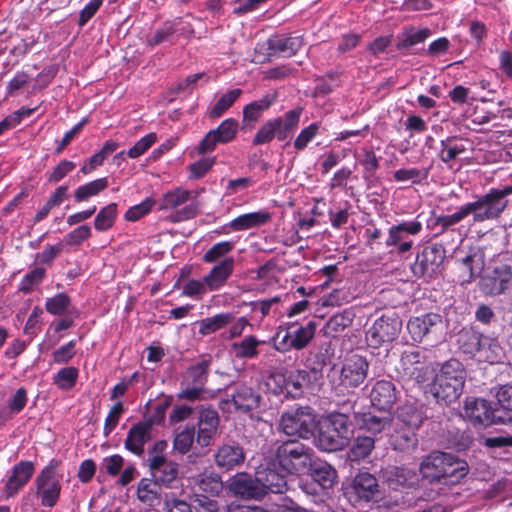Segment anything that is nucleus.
<instances>
[{
	"instance_id": "obj_24",
	"label": "nucleus",
	"mask_w": 512,
	"mask_h": 512,
	"mask_svg": "<svg viewBox=\"0 0 512 512\" xmlns=\"http://www.w3.org/2000/svg\"><path fill=\"white\" fill-rule=\"evenodd\" d=\"M300 36L274 35L267 40L268 56L291 57L302 47Z\"/></svg>"
},
{
	"instance_id": "obj_20",
	"label": "nucleus",
	"mask_w": 512,
	"mask_h": 512,
	"mask_svg": "<svg viewBox=\"0 0 512 512\" xmlns=\"http://www.w3.org/2000/svg\"><path fill=\"white\" fill-rule=\"evenodd\" d=\"M277 465L272 462L270 465H260L256 469V475H258L259 483L264 490V497L269 493H283L287 489V475L280 468L276 469Z\"/></svg>"
},
{
	"instance_id": "obj_57",
	"label": "nucleus",
	"mask_w": 512,
	"mask_h": 512,
	"mask_svg": "<svg viewBox=\"0 0 512 512\" xmlns=\"http://www.w3.org/2000/svg\"><path fill=\"white\" fill-rule=\"evenodd\" d=\"M190 196V192L188 190H184L181 188L175 189L174 191L167 192L162 199L161 208L163 209H173L182 204H184Z\"/></svg>"
},
{
	"instance_id": "obj_6",
	"label": "nucleus",
	"mask_w": 512,
	"mask_h": 512,
	"mask_svg": "<svg viewBox=\"0 0 512 512\" xmlns=\"http://www.w3.org/2000/svg\"><path fill=\"white\" fill-rule=\"evenodd\" d=\"M512 194V185L492 188L473 202L465 203L468 215L475 223L498 219L508 207L507 197Z\"/></svg>"
},
{
	"instance_id": "obj_33",
	"label": "nucleus",
	"mask_w": 512,
	"mask_h": 512,
	"mask_svg": "<svg viewBox=\"0 0 512 512\" xmlns=\"http://www.w3.org/2000/svg\"><path fill=\"white\" fill-rule=\"evenodd\" d=\"M223 512H314L301 507L291 499L285 500L282 504H277L266 510L260 506H243L238 504H228L223 506Z\"/></svg>"
},
{
	"instance_id": "obj_34",
	"label": "nucleus",
	"mask_w": 512,
	"mask_h": 512,
	"mask_svg": "<svg viewBox=\"0 0 512 512\" xmlns=\"http://www.w3.org/2000/svg\"><path fill=\"white\" fill-rule=\"evenodd\" d=\"M423 419L424 416L422 410L415 404L405 403L397 408V426L418 430Z\"/></svg>"
},
{
	"instance_id": "obj_59",
	"label": "nucleus",
	"mask_w": 512,
	"mask_h": 512,
	"mask_svg": "<svg viewBox=\"0 0 512 512\" xmlns=\"http://www.w3.org/2000/svg\"><path fill=\"white\" fill-rule=\"evenodd\" d=\"M45 269L36 267L28 272L20 282L19 291L27 294L30 293L35 285H38L45 277Z\"/></svg>"
},
{
	"instance_id": "obj_25",
	"label": "nucleus",
	"mask_w": 512,
	"mask_h": 512,
	"mask_svg": "<svg viewBox=\"0 0 512 512\" xmlns=\"http://www.w3.org/2000/svg\"><path fill=\"white\" fill-rule=\"evenodd\" d=\"M152 438V426L146 421L138 422L128 431L125 448L137 456L144 452V445Z\"/></svg>"
},
{
	"instance_id": "obj_7",
	"label": "nucleus",
	"mask_w": 512,
	"mask_h": 512,
	"mask_svg": "<svg viewBox=\"0 0 512 512\" xmlns=\"http://www.w3.org/2000/svg\"><path fill=\"white\" fill-rule=\"evenodd\" d=\"M60 466V460L51 459L35 478L36 495L43 507H54L60 498L63 477L59 473Z\"/></svg>"
},
{
	"instance_id": "obj_30",
	"label": "nucleus",
	"mask_w": 512,
	"mask_h": 512,
	"mask_svg": "<svg viewBox=\"0 0 512 512\" xmlns=\"http://www.w3.org/2000/svg\"><path fill=\"white\" fill-rule=\"evenodd\" d=\"M235 266L233 257H226L216 264L210 272L204 276L205 284L209 291H215L225 285L232 275Z\"/></svg>"
},
{
	"instance_id": "obj_8",
	"label": "nucleus",
	"mask_w": 512,
	"mask_h": 512,
	"mask_svg": "<svg viewBox=\"0 0 512 512\" xmlns=\"http://www.w3.org/2000/svg\"><path fill=\"white\" fill-rule=\"evenodd\" d=\"M446 249L442 244L425 246L417 255L411 266L413 275L418 278L434 279L441 274Z\"/></svg>"
},
{
	"instance_id": "obj_64",
	"label": "nucleus",
	"mask_w": 512,
	"mask_h": 512,
	"mask_svg": "<svg viewBox=\"0 0 512 512\" xmlns=\"http://www.w3.org/2000/svg\"><path fill=\"white\" fill-rule=\"evenodd\" d=\"M194 502L201 512H223V506L218 500L205 494H195Z\"/></svg>"
},
{
	"instance_id": "obj_44",
	"label": "nucleus",
	"mask_w": 512,
	"mask_h": 512,
	"mask_svg": "<svg viewBox=\"0 0 512 512\" xmlns=\"http://www.w3.org/2000/svg\"><path fill=\"white\" fill-rule=\"evenodd\" d=\"M375 442V437L361 434L357 435L349 449V458L353 461L367 458L373 451Z\"/></svg>"
},
{
	"instance_id": "obj_55",
	"label": "nucleus",
	"mask_w": 512,
	"mask_h": 512,
	"mask_svg": "<svg viewBox=\"0 0 512 512\" xmlns=\"http://www.w3.org/2000/svg\"><path fill=\"white\" fill-rule=\"evenodd\" d=\"M212 131L217 136L220 144H226L235 138L238 131V122L233 118H227L216 129H212Z\"/></svg>"
},
{
	"instance_id": "obj_48",
	"label": "nucleus",
	"mask_w": 512,
	"mask_h": 512,
	"mask_svg": "<svg viewBox=\"0 0 512 512\" xmlns=\"http://www.w3.org/2000/svg\"><path fill=\"white\" fill-rule=\"evenodd\" d=\"M242 90L235 88L222 95L209 112L210 118H218L223 115L241 96Z\"/></svg>"
},
{
	"instance_id": "obj_43",
	"label": "nucleus",
	"mask_w": 512,
	"mask_h": 512,
	"mask_svg": "<svg viewBox=\"0 0 512 512\" xmlns=\"http://www.w3.org/2000/svg\"><path fill=\"white\" fill-rule=\"evenodd\" d=\"M464 143L455 136H450L440 141L439 158L445 164L455 160L466 151Z\"/></svg>"
},
{
	"instance_id": "obj_13",
	"label": "nucleus",
	"mask_w": 512,
	"mask_h": 512,
	"mask_svg": "<svg viewBox=\"0 0 512 512\" xmlns=\"http://www.w3.org/2000/svg\"><path fill=\"white\" fill-rule=\"evenodd\" d=\"M464 412L465 416L474 425L487 427L498 422H506V419L499 414L500 411L494 409L491 403L483 398H466Z\"/></svg>"
},
{
	"instance_id": "obj_26",
	"label": "nucleus",
	"mask_w": 512,
	"mask_h": 512,
	"mask_svg": "<svg viewBox=\"0 0 512 512\" xmlns=\"http://www.w3.org/2000/svg\"><path fill=\"white\" fill-rule=\"evenodd\" d=\"M35 467L31 461H20L17 463L5 485L7 497L15 496L18 491L31 479Z\"/></svg>"
},
{
	"instance_id": "obj_21",
	"label": "nucleus",
	"mask_w": 512,
	"mask_h": 512,
	"mask_svg": "<svg viewBox=\"0 0 512 512\" xmlns=\"http://www.w3.org/2000/svg\"><path fill=\"white\" fill-rule=\"evenodd\" d=\"M442 326V317L437 313H426L412 317L407 323V330L411 338L420 342L429 333L435 332Z\"/></svg>"
},
{
	"instance_id": "obj_36",
	"label": "nucleus",
	"mask_w": 512,
	"mask_h": 512,
	"mask_svg": "<svg viewBox=\"0 0 512 512\" xmlns=\"http://www.w3.org/2000/svg\"><path fill=\"white\" fill-rule=\"evenodd\" d=\"M430 35L431 30L429 28L416 29L413 26H407L398 34L396 48L400 51H407L423 43Z\"/></svg>"
},
{
	"instance_id": "obj_31",
	"label": "nucleus",
	"mask_w": 512,
	"mask_h": 512,
	"mask_svg": "<svg viewBox=\"0 0 512 512\" xmlns=\"http://www.w3.org/2000/svg\"><path fill=\"white\" fill-rule=\"evenodd\" d=\"M278 98L277 91L266 93L261 99L250 102L243 108V124L251 127L260 119L264 111L268 110Z\"/></svg>"
},
{
	"instance_id": "obj_42",
	"label": "nucleus",
	"mask_w": 512,
	"mask_h": 512,
	"mask_svg": "<svg viewBox=\"0 0 512 512\" xmlns=\"http://www.w3.org/2000/svg\"><path fill=\"white\" fill-rule=\"evenodd\" d=\"M235 319L234 313L225 312L207 317L199 322V334L206 336L212 334L227 325L231 324Z\"/></svg>"
},
{
	"instance_id": "obj_18",
	"label": "nucleus",
	"mask_w": 512,
	"mask_h": 512,
	"mask_svg": "<svg viewBox=\"0 0 512 512\" xmlns=\"http://www.w3.org/2000/svg\"><path fill=\"white\" fill-rule=\"evenodd\" d=\"M148 466L153 480L158 485L172 487V483L178 478L179 465L168 460L164 455L150 456L148 458Z\"/></svg>"
},
{
	"instance_id": "obj_23",
	"label": "nucleus",
	"mask_w": 512,
	"mask_h": 512,
	"mask_svg": "<svg viewBox=\"0 0 512 512\" xmlns=\"http://www.w3.org/2000/svg\"><path fill=\"white\" fill-rule=\"evenodd\" d=\"M360 429L369 432L377 440L383 434H388L391 430L393 417L390 412L376 414L372 412L363 413L358 419Z\"/></svg>"
},
{
	"instance_id": "obj_61",
	"label": "nucleus",
	"mask_w": 512,
	"mask_h": 512,
	"mask_svg": "<svg viewBox=\"0 0 512 512\" xmlns=\"http://www.w3.org/2000/svg\"><path fill=\"white\" fill-rule=\"evenodd\" d=\"M475 255L465 256L457 265L459 271L458 281L461 284L470 283L476 276L474 269Z\"/></svg>"
},
{
	"instance_id": "obj_28",
	"label": "nucleus",
	"mask_w": 512,
	"mask_h": 512,
	"mask_svg": "<svg viewBox=\"0 0 512 512\" xmlns=\"http://www.w3.org/2000/svg\"><path fill=\"white\" fill-rule=\"evenodd\" d=\"M307 471L312 480L322 489H331L337 483V471L326 461L313 458Z\"/></svg>"
},
{
	"instance_id": "obj_4",
	"label": "nucleus",
	"mask_w": 512,
	"mask_h": 512,
	"mask_svg": "<svg viewBox=\"0 0 512 512\" xmlns=\"http://www.w3.org/2000/svg\"><path fill=\"white\" fill-rule=\"evenodd\" d=\"M423 478L444 483L459 482L468 473V464L451 453L432 452L420 464Z\"/></svg>"
},
{
	"instance_id": "obj_63",
	"label": "nucleus",
	"mask_w": 512,
	"mask_h": 512,
	"mask_svg": "<svg viewBox=\"0 0 512 512\" xmlns=\"http://www.w3.org/2000/svg\"><path fill=\"white\" fill-rule=\"evenodd\" d=\"M208 362L202 361L187 371V379L192 385L203 387L207 380Z\"/></svg>"
},
{
	"instance_id": "obj_56",
	"label": "nucleus",
	"mask_w": 512,
	"mask_h": 512,
	"mask_svg": "<svg viewBox=\"0 0 512 512\" xmlns=\"http://www.w3.org/2000/svg\"><path fill=\"white\" fill-rule=\"evenodd\" d=\"M430 168L417 169H399L394 172V178L396 181L404 182V181H412V183L417 184L421 183L423 180H426L429 175Z\"/></svg>"
},
{
	"instance_id": "obj_15",
	"label": "nucleus",
	"mask_w": 512,
	"mask_h": 512,
	"mask_svg": "<svg viewBox=\"0 0 512 512\" xmlns=\"http://www.w3.org/2000/svg\"><path fill=\"white\" fill-rule=\"evenodd\" d=\"M277 382L283 383L284 387L280 386V393H285L288 398L296 399L303 394L304 388L316 385L321 380L317 375V370L299 369L291 372L287 378L283 375L273 376Z\"/></svg>"
},
{
	"instance_id": "obj_12",
	"label": "nucleus",
	"mask_w": 512,
	"mask_h": 512,
	"mask_svg": "<svg viewBox=\"0 0 512 512\" xmlns=\"http://www.w3.org/2000/svg\"><path fill=\"white\" fill-rule=\"evenodd\" d=\"M345 494L354 505L378 501L381 498L378 481L368 472L358 473L346 488Z\"/></svg>"
},
{
	"instance_id": "obj_29",
	"label": "nucleus",
	"mask_w": 512,
	"mask_h": 512,
	"mask_svg": "<svg viewBox=\"0 0 512 512\" xmlns=\"http://www.w3.org/2000/svg\"><path fill=\"white\" fill-rule=\"evenodd\" d=\"M231 399L236 410L247 413L259 408L262 396L250 386L239 384L233 390Z\"/></svg>"
},
{
	"instance_id": "obj_53",
	"label": "nucleus",
	"mask_w": 512,
	"mask_h": 512,
	"mask_svg": "<svg viewBox=\"0 0 512 512\" xmlns=\"http://www.w3.org/2000/svg\"><path fill=\"white\" fill-rule=\"evenodd\" d=\"M311 355L313 358L308 359L311 362L308 368L310 370H317V375L322 378V370L332 355L330 344L325 343L321 345L316 352H311Z\"/></svg>"
},
{
	"instance_id": "obj_35",
	"label": "nucleus",
	"mask_w": 512,
	"mask_h": 512,
	"mask_svg": "<svg viewBox=\"0 0 512 512\" xmlns=\"http://www.w3.org/2000/svg\"><path fill=\"white\" fill-rule=\"evenodd\" d=\"M196 486L200 491L199 494L211 497H219L225 488L222 477L215 471H205L198 475Z\"/></svg>"
},
{
	"instance_id": "obj_50",
	"label": "nucleus",
	"mask_w": 512,
	"mask_h": 512,
	"mask_svg": "<svg viewBox=\"0 0 512 512\" xmlns=\"http://www.w3.org/2000/svg\"><path fill=\"white\" fill-rule=\"evenodd\" d=\"M175 32V24L171 21H166L161 27L147 36L146 43L148 46H156L165 42H172Z\"/></svg>"
},
{
	"instance_id": "obj_39",
	"label": "nucleus",
	"mask_w": 512,
	"mask_h": 512,
	"mask_svg": "<svg viewBox=\"0 0 512 512\" xmlns=\"http://www.w3.org/2000/svg\"><path fill=\"white\" fill-rule=\"evenodd\" d=\"M417 429L397 426L392 435V445L395 450L402 452L414 450L418 445Z\"/></svg>"
},
{
	"instance_id": "obj_62",
	"label": "nucleus",
	"mask_w": 512,
	"mask_h": 512,
	"mask_svg": "<svg viewBox=\"0 0 512 512\" xmlns=\"http://www.w3.org/2000/svg\"><path fill=\"white\" fill-rule=\"evenodd\" d=\"M69 305L70 297L65 293H59L52 298H47L45 308L52 315H61Z\"/></svg>"
},
{
	"instance_id": "obj_3",
	"label": "nucleus",
	"mask_w": 512,
	"mask_h": 512,
	"mask_svg": "<svg viewBox=\"0 0 512 512\" xmlns=\"http://www.w3.org/2000/svg\"><path fill=\"white\" fill-rule=\"evenodd\" d=\"M274 465L290 475L307 472L315 458L314 450L298 439L277 440L271 448Z\"/></svg>"
},
{
	"instance_id": "obj_14",
	"label": "nucleus",
	"mask_w": 512,
	"mask_h": 512,
	"mask_svg": "<svg viewBox=\"0 0 512 512\" xmlns=\"http://www.w3.org/2000/svg\"><path fill=\"white\" fill-rule=\"evenodd\" d=\"M369 364L365 357L353 354L347 357L339 373L340 392L354 389L361 385L367 377Z\"/></svg>"
},
{
	"instance_id": "obj_9",
	"label": "nucleus",
	"mask_w": 512,
	"mask_h": 512,
	"mask_svg": "<svg viewBox=\"0 0 512 512\" xmlns=\"http://www.w3.org/2000/svg\"><path fill=\"white\" fill-rule=\"evenodd\" d=\"M425 356L419 350L404 351L399 359V365L394 371L387 370L388 375L399 380H415L417 383L426 381L424 372Z\"/></svg>"
},
{
	"instance_id": "obj_17",
	"label": "nucleus",
	"mask_w": 512,
	"mask_h": 512,
	"mask_svg": "<svg viewBox=\"0 0 512 512\" xmlns=\"http://www.w3.org/2000/svg\"><path fill=\"white\" fill-rule=\"evenodd\" d=\"M215 465L224 472H229L241 467L246 459L242 445L236 441H228L221 444L214 455Z\"/></svg>"
},
{
	"instance_id": "obj_22",
	"label": "nucleus",
	"mask_w": 512,
	"mask_h": 512,
	"mask_svg": "<svg viewBox=\"0 0 512 512\" xmlns=\"http://www.w3.org/2000/svg\"><path fill=\"white\" fill-rule=\"evenodd\" d=\"M397 395V389L391 381L379 380L370 391L371 404L380 412H389L397 400Z\"/></svg>"
},
{
	"instance_id": "obj_60",
	"label": "nucleus",
	"mask_w": 512,
	"mask_h": 512,
	"mask_svg": "<svg viewBox=\"0 0 512 512\" xmlns=\"http://www.w3.org/2000/svg\"><path fill=\"white\" fill-rule=\"evenodd\" d=\"M279 121L275 118L268 120L256 133L253 138L254 145H262L271 142L275 137V130Z\"/></svg>"
},
{
	"instance_id": "obj_52",
	"label": "nucleus",
	"mask_w": 512,
	"mask_h": 512,
	"mask_svg": "<svg viewBox=\"0 0 512 512\" xmlns=\"http://www.w3.org/2000/svg\"><path fill=\"white\" fill-rule=\"evenodd\" d=\"M54 384L61 390L68 391L72 389L78 379V369L76 367H64L54 376Z\"/></svg>"
},
{
	"instance_id": "obj_11",
	"label": "nucleus",
	"mask_w": 512,
	"mask_h": 512,
	"mask_svg": "<svg viewBox=\"0 0 512 512\" xmlns=\"http://www.w3.org/2000/svg\"><path fill=\"white\" fill-rule=\"evenodd\" d=\"M421 231L422 223L417 218L410 221H401L388 229L385 245L392 247V251L398 254H404L410 251L414 244L411 237L418 235Z\"/></svg>"
},
{
	"instance_id": "obj_47",
	"label": "nucleus",
	"mask_w": 512,
	"mask_h": 512,
	"mask_svg": "<svg viewBox=\"0 0 512 512\" xmlns=\"http://www.w3.org/2000/svg\"><path fill=\"white\" fill-rule=\"evenodd\" d=\"M195 434L194 425H186L183 430L175 434L173 449L180 454L189 452L194 441H196Z\"/></svg>"
},
{
	"instance_id": "obj_1",
	"label": "nucleus",
	"mask_w": 512,
	"mask_h": 512,
	"mask_svg": "<svg viewBox=\"0 0 512 512\" xmlns=\"http://www.w3.org/2000/svg\"><path fill=\"white\" fill-rule=\"evenodd\" d=\"M439 366L440 368L429 384V392L437 403L448 405L455 402L462 395L466 371L463 364L454 358Z\"/></svg>"
},
{
	"instance_id": "obj_32",
	"label": "nucleus",
	"mask_w": 512,
	"mask_h": 512,
	"mask_svg": "<svg viewBox=\"0 0 512 512\" xmlns=\"http://www.w3.org/2000/svg\"><path fill=\"white\" fill-rule=\"evenodd\" d=\"M316 324L313 321H309L305 326H301L294 331L293 335L286 334L284 339L275 344V349L278 351H283L287 348V338L291 337L289 347H292L296 350H301L305 348L311 339L315 335Z\"/></svg>"
},
{
	"instance_id": "obj_5",
	"label": "nucleus",
	"mask_w": 512,
	"mask_h": 512,
	"mask_svg": "<svg viewBox=\"0 0 512 512\" xmlns=\"http://www.w3.org/2000/svg\"><path fill=\"white\" fill-rule=\"evenodd\" d=\"M317 418L318 415L311 406L297 405L281 414L277 428L292 439L310 440L317 429Z\"/></svg>"
},
{
	"instance_id": "obj_37",
	"label": "nucleus",
	"mask_w": 512,
	"mask_h": 512,
	"mask_svg": "<svg viewBox=\"0 0 512 512\" xmlns=\"http://www.w3.org/2000/svg\"><path fill=\"white\" fill-rule=\"evenodd\" d=\"M271 219V214L266 210L242 214L233 219L228 226L233 231H243L264 225Z\"/></svg>"
},
{
	"instance_id": "obj_38",
	"label": "nucleus",
	"mask_w": 512,
	"mask_h": 512,
	"mask_svg": "<svg viewBox=\"0 0 512 512\" xmlns=\"http://www.w3.org/2000/svg\"><path fill=\"white\" fill-rule=\"evenodd\" d=\"M483 334L474 329H463L457 337L458 348L465 354L476 357L479 352Z\"/></svg>"
},
{
	"instance_id": "obj_2",
	"label": "nucleus",
	"mask_w": 512,
	"mask_h": 512,
	"mask_svg": "<svg viewBox=\"0 0 512 512\" xmlns=\"http://www.w3.org/2000/svg\"><path fill=\"white\" fill-rule=\"evenodd\" d=\"M353 437L349 416L344 413H332L322 422L318 421L313 443L323 452H336L346 448Z\"/></svg>"
},
{
	"instance_id": "obj_40",
	"label": "nucleus",
	"mask_w": 512,
	"mask_h": 512,
	"mask_svg": "<svg viewBox=\"0 0 512 512\" xmlns=\"http://www.w3.org/2000/svg\"><path fill=\"white\" fill-rule=\"evenodd\" d=\"M502 357L503 349L499 342L489 336H483L477 360L494 364L500 362Z\"/></svg>"
},
{
	"instance_id": "obj_10",
	"label": "nucleus",
	"mask_w": 512,
	"mask_h": 512,
	"mask_svg": "<svg viewBox=\"0 0 512 512\" xmlns=\"http://www.w3.org/2000/svg\"><path fill=\"white\" fill-rule=\"evenodd\" d=\"M401 328L402 321L398 316L383 315L367 330L366 341L373 348L390 344L398 337Z\"/></svg>"
},
{
	"instance_id": "obj_58",
	"label": "nucleus",
	"mask_w": 512,
	"mask_h": 512,
	"mask_svg": "<svg viewBox=\"0 0 512 512\" xmlns=\"http://www.w3.org/2000/svg\"><path fill=\"white\" fill-rule=\"evenodd\" d=\"M157 486L158 484L154 480L151 481L146 478L140 480L137 488V496L139 500L144 503L152 504L153 501L157 499Z\"/></svg>"
},
{
	"instance_id": "obj_41",
	"label": "nucleus",
	"mask_w": 512,
	"mask_h": 512,
	"mask_svg": "<svg viewBox=\"0 0 512 512\" xmlns=\"http://www.w3.org/2000/svg\"><path fill=\"white\" fill-rule=\"evenodd\" d=\"M264 343L254 335H247L241 341L232 343L231 349L238 359H253L259 354L258 347Z\"/></svg>"
},
{
	"instance_id": "obj_45",
	"label": "nucleus",
	"mask_w": 512,
	"mask_h": 512,
	"mask_svg": "<svg viewBox=\"0 0 512 512\" xmlns=\"http://www.w3.org/2000/svg\"><path fill=\"white\" fill-rule=\"evenodd\" d=\"M108 185L109 182L106 177L93 180L89 183L79 186L74 192V199L76 202L86 201L105 190Z\"/></svg>"
},
{
	"instance_id": "obj_46",
	"label": "nucleus",
	"mask_w": 512,
	"mask_h": 512,
	"mask_svg": "<svg viewBox=\"0 0 512 512\" xmlns=\"http://www.w3.org/2000/svg\"><path fill=\"white\" fill-rule=\"evenodd\" d=\"M353 319L354 314L350 310H344L341 313L335 314L327 321L325 333L329 336H335L349 327Z\"/></svg>"
},
{
	"instance_id": "obj_19",
	"label": "nucleus",
	"mask_w": 512,
	"mask_h": 512,
	"mask_svg": "<svg viewBox=\"0 0 512 512\" xmlns=\"http://www.w3.org/2000/svg\"><path fill=\"white\" fill-rule=\"evenodd\" d=\"M219 415L211 407L202 408L197 423L196 443L202 448L212 444L219 427Z\"/></svg>"
},
{
	"instance_id": "obj_51",
	"label": "nucleus",
	"mask_w": 512,
	"mask_h": 512,
	"mask_svg": "<svg viewBox=\"0 0 512 512\" xmlns=\"http://www.w3.org/2000/svg\"><path fill=\"white\" fill-rule=\"evenodd\" d=\"M117 215V204L110 203L103 207L95 217L94 227L98 231H106L112 227Z\"/></svg>"
},
{
	"instance_id": "obj_27",
	"label": "nucleus",
	"mask_w": 512,
	"mask_h": 512,
	"mask_svg": "<svg viewBox=\"0 0 512 512\" xmlns=\"http://www.w3.org/2000/svg\"><path fill=\"white\" fill-rule=\"evenodd\" d=\"M381 477L390 489L400 491L412 486L416 476L407 468L390 465L381 470Z\"/></svg>"
},
{
	"instance_id": "obj_49",
	"label": "nucleus",
	"mask_w": 512,
	"mask_h": 512,
	"mask_svg": "<svg viewBox=\"0 0 512 512\" xmlns=\"http://www.w3.org/2000/svg\"><path fill=\"white\" fill-rule=\"evenodd\" d=\"M468 215L465 205L463 204L458 210L449 215H441L436 217L433 227L440 228L436 235L444 233L448 228L457 225Z\"/></svg>"
},
{
	"instance_id": "obj_16",
	"label": "nucleus",
	"mask_w": 512,
	"mask_h": 512,
	"mask_svg": "<svg viewBox=\"0 0 512 512\" xmlns=\"http://www.w3.org/2000/svg\"><path fill=\"white\" fill-rule=\"evenodd\" d=\"M226 488L235 497L243 500H261L264 498V490L256 474L252 476L246 472H238L228 479Z\"/></svg>"
},
{
	"instance_id": "obj_54",
	"label": "nucleus",
	"mask_w": 512,
	"mask_h": 512,
	"mask_svg": "<svg viewBox=\"0 0 512 512\" xmlns=\"http://www.w3.org/2000/svg\"><path fill=\"white\" fill-rule=\"evenodd\" d=\"M234 248V243L231 241H222L214 244L203 255V261L206 263H215L222 258L225 259Z\"/></svg>"
}]
</instances>
